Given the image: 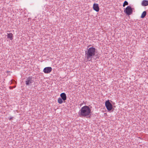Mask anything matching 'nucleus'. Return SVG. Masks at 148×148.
I'll list each match as a JSON object with an SVG mask.
<instances>
[{
	"instance_id": "nucleus-1",
	"label": "nucleus",
	"mask_w": 148,
	"mask_h": 148,
	"mask_svg": "<svg viewBox=\"0 0 148 148\" xmlns=\"http://www.w3.org/2000/svg\"><path fill=\"white\" fill-rule=\"evenodd\" d=\"M91 110L89 106H85L81 108L79 110L78 114L79 116L82 117L88 116L91 113Z\"/></svg>"
},
{
	"instance_id": "nucleus-2",
	"label": "nucleus",
	"mask_w": 148,
	"mask_h": 148,
	"mask_svg": "<svg viewBox=\"0 0 148 148\" xmlns=\"http://www.w3.org/2000/svg\"><path fill=\"white\" fill-rule=\"evenodd\" d=\"M95 51L96 49L93 47H91L87 49V50L85 51V56L88 61H91L92 59L95 55Z\"/></svg>"
},
{
	"instance_id": "nucleus-3",
	"label": "nucleus",
	"mask_w": 148,
	"mask_h": 148,
	"mask_svg": "<svg viewBox=\"0 0 148 148\" xmlns=\"http://www.w3.org/2000/svg\"><path fill=\"white\" fill-rule=\"evenodd\" d=\"M133 9H134L133 8H132L131 6H128L124 10V12L127 15H129L132 13Z\"/></svg>"
},
{
	"instance_id": "nucleus-4",
	"label": "nucleus",
	"mask_w": 148,
	"mask_h": 148,
	"mask_svg": "<svg viewBox=\"0 0 148 148\" xmlns=\"http://www.w3.org/2000/svg\"><path fill=\"white\" fill-rule=\"evenodd\" d=\"M33 82H34L33 78L32 76H29L26 79L25 84L27 86H30L31 85Z\"/></svg>"
},
{
	"instance_id": "nucleus-5",
	"label": "nucleus",
	"mask_w": 148,
	"mask_h": 148,
	"mask_svg": "<svg viewBox=\"0 0 148 148\" xmlns=\"http://www.w3.org/2000/svg\"><path fill=\"white\" fill-rule=\"evenodd\" d=\"M105 105L106 108L108 111H110L112 110V105L110 103L109 100H108L106 101Z\"/></svg>"
},
{
	"instance_id": "nucleus-6",
	"label": "nucleus",
	"mask_w": 148,
	"mask_h": 148,
	"mask_svg": "<svg viewBox=\"0 0 148 148\" xmlns=\"http://www.w3.org/2000/svg\"><path fill=\"white\" fill-rule=\"evenodd\" d=\"M93 9L94 10L97 12H98L99 11V5L97 3H94L93 5Z\"/></svg>"
},
{
	"instance_id": "nucleus-7",
	"label": "nucleus",
	"mask_w": 148,
	"mask_h": 148,
	"mask_svg": "<svg viewBox=\"0 0 148 148\" xmlns=\"http://www.w3.org/2000/svg\"><path fill=\"white\" fill-rule=\"evenodd\" d=\"M61 98L64 101H65L66 99V94L64 93H62L60 95Z\"/></svg>"
},
{
	"instance_id": "nucleus-8",
	"label": "nucleus",
	"mask_w": 148,
	"mask_h": 148,
	"mask_svg": "<svg viewBox=\"0 0 148 148\" xmlns=\"http://www.w3.org/2000/svg\"><path fill=\"white\" fill-rule=\"evenodd\" d=\"M141 5L144 6H146L148 5V1L146 0H143L142 2Z\"/></svg>"
},
{
	"instance_id": "nucleus-9",
	"label": "nucleus",
	"mask_w": 148,
	"mask_h": 148,
	"mask_svg": "<svg viewBox=\"0 0 148 148\" xmlns=\"http://www.w3.org/2000/svg\"><path fill=\"white\" fill-rule=\"evenodd\" d=\"M7 37L10 38V40H12L13 39V35L12 33L8 34Z\"/></svg>"
},
{
	"instance_id": "nucleus-10",
	"label": "nucleus",
	"mask_w": 148,
	"mask_h": 148,
	"mask_svg": "<svg viewBox=\"0 0 148 148\" xmlns=\"http://www.w3.org/2000/svg\"><path fill=\"white\" fill-rule=\"evenodd\" d=\"M147 14V12L146 11H144L142 13L141 16H140L141 18H144L145 16H146Z\"/></svg>"
},
{
	"instance_id": "nucleus-11",
	"label": "nucleus",
	"mask_w": 148,
	"mask_h": 148,
	"mask_svg": "<svg viewBox=\"0 0 148 148\" xmlns=\"http://www.w3.org/2000/svg\"><path fill=\"white\" fill-rule=\"evenodd\" d=\"M52 68L51 67H47V73H50L52 71Z\"/></svg>"
},
{
	"instance_id": "nucleus-12",
	"label": "nucleus",
	"mask_w": 148,
	"mask_h": 148,
	"mask_svg": "<svg viewBox=\"0 0 148 148\" xmlns=\"http://www.w3.org/2000/svg\"><path fill=\"white\" fill-rule=\"evenodd\" d=\"M63 99L59 97L58 100V102L60 104H62L63 103Z\"/></svg>"
},
{
	"instance_id": "nucleus-13",
	"label": "nucleus",
	"mask_w": 148,
	"mask_h": 148,
	"mask_svg": "<svg viewBox=\"0 0 148 148\" xmlns=\"http://www.w3.org/2000/svg\"><path fill=\"white\" fill-rule=\"evenodd\" d=\"M128 5V3L127 1H125L123 4V7H124L126 5Z\"/></svg>"
},
{
	"instance_id": "nucleus-14",
	"label": "nucleus",
	"mask_w": 148,
	"mask_h": 148,
	"mask_svg": "<svg viewBox=\"0 0 148 148\" xmlns=\"http://www.w3.org/2000/svg\"><path fill=\"white\" fill-rule=\"evenodd\" d=\"M46 71H47V70H46V67H45L44 70H43V71L45 73H46Z\"/></svg>"
},
{
	"instance_id": "nucleus-15",
	"label": "nucleus",
	"mask_w": 148,
	"mask_h": 148,
	"mask_svg": "<svg viewBox=\"0 0 148 148\" xmlns=\"http://www.w3.org/2000/svg\"><path fill=\"white\" fill-rule=\"evenodd\" d=\"M13 117H11V116H10V117H9L8 119H9L10 120H11L12 119H13Z\"/></svg>"
},
{
	"instance_id": "nucleus-16",
	"label": "nucleus",
	"mask_w": 148,
	"mask_h": 148,
	"mask_svg": "<svg viewBox=\"0 0 148 148\" xmlns=\"http://www.w3.org/2000/svg\"><path fill=\"white\" fill-rule=\"evenodd\" d=\"M10 89H12V87L11 86L10 87Z\"/></svg>"
}]
</instances>
